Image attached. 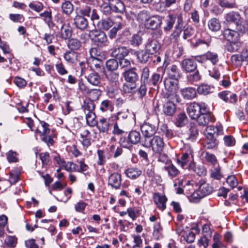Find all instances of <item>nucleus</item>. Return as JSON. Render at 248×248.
Here are the masks:
<instances>
[{
    "mask_svg": "<svg viewBox=\"0 0 248 248\" xmlns=\"http://www.w3.org/2000/svg\"><path fill=\"white\" fill-rule=\"evenodd\" d=\"M178 79L166 78L164 80V84L165 89L168 93L165 94L167 98L176 100L178 101L179 96L177 94V91L179 89Z\"/></svg>",
    "mask_w": 248,
    "mask_h": 248,
    "instance_id": "1",
    "label": "nucleus"
},
{
    "mask_svg": "<svg viewBox=\"0 0 248 248\" xmlns=\"http://www.w3.org/2000/svg\"><path fill=\"white\" fill-rule=\"evenodd\" d=\"M164 142L163 138L159 136H154L152 139H145L142 145L146 147H152L153 151L158 154H161L164 148Z\"/></svg>",
    "mask_w": 248,
    "mask_h": 248,
    "instance_id": "2",
    "label": "nucleus"
},
{
    "mask_svg": "<svg viewBox=\"0 0 248 248\" xmlns=\"http://www.w3.org/2000/svg\"><path fill=\"white\" fill-rule=\"evenodd\" d=\"M206 108L207 105L204 103H198L194 102L189 104L187 108V112L192 119L196 120Z\"/></svg>",
    "mask_w": 248,
    "mask_h": 248,
    "instance_id": "3",
    "label": "nucleus"
},
{
    "mask_svg": "<svg viewBox=\"0 0 248 248\" xmlns=\"http://www.w3.org/2000/svg\"><path fill=\"white\" fill-rule=\"evenodd\" d=\"M92 39L95 44L99 46L102 47L106 46L107 43V37L106 33L102 31L93 30L91 31Z\"/></svg>",
    "mask_w": 248,
    "mask_h": 248,
    "instance_id": "4",
    "label": "nucleus"
},
{
    "mask_svg": "<svg viewBox=\"0 0 248 248\" xmlns=\"http://www.w3.org/2000/svg\"><path fill=\"white\" fill-rule=\"evenodd\" d=\"M73 33L72 28L69 23H63L57 36L63 40L69 39Z\"/></svg>",
    "mask_w": 248,
    "mask_h": 248,
    "instance_id": "5",
    "label": "nucleus"
},
{
    "mask_svg": "<svg viewBox=\"0 0 248 248\" xmlns=\"http://www.w3.org/2000/svg\"><path fill=\"white\" fill-rule=\"evenodd\" d=\"M168 101L164 104L163 106V111L165 114L168 116H171L176 112V106L175 102L179 103L180 99L178 101L176 100L170 99L167 98Z\"/></svg>",
    "mask_w": 248,
    "mask_h": 248,
    "instance_id": "6",
    "label": "nucleus"
},
{
    "mask_svg": "<svg viewBox=\"0 0 248 248\" xmlns=\"http://www.w3.org/2000/svg\"><path fill=\"white\" fill-rule=\"evenodd\" d=\"M140 129L145 139H150L156 131V126L149 123H144L142 124L140 126Z\"/></svg>",
    "mask_w": 248,
    "mask_h": 248,
    "instance_id": "7",
    "label": "nucleus"
},
{
    "mask_svg": "<svg viewBox=\"0 0 248 248\" xmlns=\"http://www.w3.org/2000/svg\"><path fill=\"white\" fill-rule=\"evenodd\" d=\"M122 185V176L118 173H113L108 178V185L116 189H119Z\"/></svg>",
    "mask_w": 248,
    "mask_h": 248,
    "instance_id": "8",
    "label": "nucleus"
},
{
    "mask_svg": "<svg viewBox=\"0 0 248 248\" xmlns=\"http://www.w3.org/2000/svg\"><path fill=\"white\" fill-rule=\"evenodd\" d=\"M123 76L127 82H136L139 79L137 69L135 67L126 70L123 73Z\"/></svg>",
    "mask_w": 248,
    "mask_h": 248,
    "instance_id": "9",
    "label": "nucleus"
},
{
    "mask_svg": "<svg viewBox=\"0 0 248 248\" xmlns=\"http://www.w3.org/2000/svg\"><path fill=\"white\" fill-rule=\"evenodd\" d=\"M160 48V43L155 39L149 40L145 47L146 51L152 55L158 52Z\"/></svg>",
    "mask_w": 248,
    "mask_h": 248,
    "instance_id": "10",
    "label": "nucleus"
},
{
    "mask_svg": "<svg viewBox=\"0 0 248 248\" xmlns=\"http://www.w3.org/2000/svg\"><path fill=\"white\" fill-rule=\"evenodd\" d=\"M162 21V18L159 16L149 17L148 20L145 23V26L147 29L155 30L161 25Z\"/></svg>",
    "mask_w": 248,
    "mask_h": 248,
    "instance_id": "11",
    "label": "nucleus"
},
{
    "mask_svg": "<svg viewBox=\"0 0 248 248\" xmlns=\"http://www.w3.org/2000/svg\"><path fill=\"white\" fill-rule=\"evenodd\" d=\"M196 119L199 125L206 126L209 122L212 121V117L211 113L208 112L206 108L204 111H202Z\"/></svg>",
    "mask_w": 248,
    "mask_h": 248,
    "instance_id": "12",
    "label": "nucleus"
},
{
    "mask_svg": "<svg viewBox=\"0 0 248 248\" xmlns=\"http://www.w3.org/2000/svg\"><path fill=\"white\" fill-rule=\"evenodd\" d=\"M207 137L210 138H215L219 135L223 134V128L221 125H217L216 126L210 125L206 128Z\"/></svg>",
    "mask_w": 248,
    "mask_h": 248,
    "instance_id": "13",
    "label": "nucleus"
},
{
    "mask_svg": "<svg viewBox=\"0 0 248 248\" xmlns=\"http://www.w3.org/2000/svg\"><path fill=\"white\" fill-rule=\"evenodd\" d=\"M128 54V50L126 47L123 46H116L111 52L112 56L118 60L125 57Z\"/></svg>",
    "mask_w": 248,
    "mask_h": 248,
    "instance_id": "14",
    "label": "nucleus"
},
{
    "mask_svg": "<svg viewBox=\"0 0 248 248\" xmlns=\"http://www.w3.org/2000/svg\"><path fill=\"white\" fill-rule=\"evenodd\" d=\"M112 12L116 13H123L125 9L124 3L121 0H108Z\"/></svg>",
    "mask_w": 248,
    "mask_h": 248,
    "instance_id": "15",
    "label": "nucleus"
},
{
    "mask_svg": "<svg viewBox=\"0 0 248 248\" xmlns=\"http://www.w3.org/2000/svg\"><path fill=\"white\" fill-rule=\"evenodd\" d=\"M182 68L187 72H194L197 68V64L191 59H185L181 62Z\"/></svg>",
    "mask_w": 248,
    "mask_h": 248,
    "instance_id": "16",
    "label": "nucleus"
},
{
    "mask_svg": "<svg viewBox=\"0 0 248 248\" xmlns=\"http://www.w3.org/2000/svg\"><path fill=\"white\" fill-rule=\"evenodd\" d=\"M199 191L202 196L205 197L210 194L213 191V188L209 184L206 183L203 180H201L198 183Z\"/></svg>",
    "mask_w": 248,
    "mask_h": 248,
    "instance_id": "17",
    "label": "nucleus"
},
{
    "mask_svg": "<svg viewBox=\"0 0 248 248\" xmlns=\"http://www.w3.org/2000/svg\"><path fill=\"white\" fill-rule=\"evenodd\" d=\"M74 24L80 30H85L89 26L88 20L82 16H77L75 17Z\"/></svg>",
    "mask_w": 248,
    "mask_h": 248,
    "instance_id": "18",
    "label": "nucleus"
},
{
    "mask_svg": "<svg viewBox=\"0 0 248 248\" xmlns=\"http://www.w3.org/2000/svg\"><path fill=\"white\" fill-rule=\"evenodd\" d=\"M90 54L91 57L89 58H93L100 61H104L106 59L105 52L96 47L90 49Z\"/></svg>",
    "mask_w": 248,
    "mask_h": 248,
    "instance_id": "19",
    "label": "nucleus"
},
{
    "mask_svg": "<svg viewBox=\"0 0 248 248\" xmlns=\"http://www.w3.org/2000/svg\"><path fill=\"white\" fill-rule=\"evenodd\" d=\"M176 24L175 26V31L173 32L174 37H178L184 29L183 17L181 14L178 15L176 16Z\"/></svg>",
    "mask_w": 248,
    "mask_h": 248,
    "instance_id": "20",
    "label": "nucleus"
},
{
    "mask_svg": "<svg viewBox=\"0 0 248 248\" xmlns=\"http://www.w3.org/2000/svg\"><path fill=\"white\" fill-rule=\"evenodd\" d=\"M181 75L180 70L177 65L173 64L168 67L167 78L179 79Z\"/></svg>",
    "mask_w": 248,
    "mask_h": 248,
    "instance_id": "21",
    "label": "nucleus"
},
{
    "mask_svg": "<svg viewBox=\"0 0 248 248\" xmlns=\"http://www.w3.org/2000/svg\"><path fill=\"white\" fill-rule=\"evenodd\" d=\"M241 17L238 13L232 11L226 15L225 20L228 23H234L235 25L240 21Z\"/></svg>",
    "mask_w": 248,
    "mask_h": 248,
    "instance_id": "22",
    "label": "nucleus"
},
{
    "mask_svg": "<svg viewBox=\"0 0 248 248\" xmlns=\"http://www.w3.org/2000/svg\"><path fill=\"white\" fill-rule=\"evenodd\" d=\"M224 37L229 42L235 41L238 40V33L237 31L226 29L223 32Z\"/></svg>",
    "mask_w": 248,
    "mask_h": 248,
    "instance_id": "23",
    "label": "nucleus"
},
{
    "mask_svg": "<svg viewBox=\"0 0 248 248\" xmlns=\"http://www.w3.org/2000/svg\"><path fill=\"white\" fill-rule=\"evenodd\" d=\"M40 16L43 17V20L47 25L50 29H52L55 26V23L52 20V16L50 11H46L41 13Z\"/></svg>",
    "mask_w": 248,
    "mask_h": 248,
    "instance_id": "24",
    "label": "nucleus"
},
{
    "mask_svg": "<svg viewBox=\"0 0 248 248\" xmlns=\"http://www.w3.org/2000/svg\"><path fill=\"white\" fill-rule=\"evenodd\" d=\"M102 61L93 59V58H89L88 60V65L93 72H98L101 70L102 66Z\"/></svg>",
    "mask_w": 248,
    "mask_h": 248,
    "instance_id": "25",
    "label": "nucleus"
},
{
    "mask_svg": "<svg viewBox=\"0 0 248 248\" xmlns=\"http://www.w3.org/2000/svg\"><path fill=\"white\" fill-rule=\"evenodd\" d=\"M86 78L89 83L93 86H99L101 78L97 72H93L89 74Z\"/></svg>",
    "mask_w": 248,
    "mask_h": 248,
    "instance_id": "26",
    "label": "nucleus"
},
{
    "mask_svg": "<svg viewBox=\"0 0 248 248\" xmlns=\"http://www.w3.org/2000/svg\"><path fill=\"white\" fill-rule=\"evenodd\" d=\"M96 125L100 132H107L109 129V124L108 120L104 118H101L97 121Z\"/></svg>",
    "mask_w": 248,
    "mask_h": 248,
    "instance_id": "27",
    "label": "nucleus"
},
{
    "mask_svg": "<svg viewBox=\"0 0 248 248\" xmlns=\"http://www.w3.org/2000/svg\"><path fill=\"white\" fill-rule=\"evenodd\" d=\"M128 139H129L128 141L131 144V146H132V144H136L140 142L141 135L139 132L136 130H132L128 134Z\"/></svg>",
    "mask_w": 248,
    "mask_h": 248,
    "instance_id": "28",
    "label": "nucleus"
},
{
    "mask_svg": "<svg viewBox=\"0 0 248 248\" xmlns=\"http://www.w3.org/2000/svg\"><path fill=\"white\" fill-rule=\"evenodd\" d=\"M177 16L174 14L169 15L165 20L166 24L164 27L165 31H170L173 27Z\"/></svg>",
    "mask_w": 248,
    "mask_h": 248,
    "instance_id": "29",
    "label": "nucleus"
},
{
    "mask_svg": "<svg viewBox=\"0 0 248 248\" xmlns=\"http://www.w3.org/2000/svg\"><path fill=\"white\" fill-rule=\"evenodd\" d=\"M181 94L186 99H192L196 97V92L194 88H186L181 90Z\"/></svg>",
    "mask_w": 248,
    "mask_h": 248,
    "instance_id": "30",
    "label": "nucleus"
},
{
    "mask_svg": "<svg viewBox=\"0 0 248 248\" xmlns=\"http://www.w3.org/2000/svg\"><path fill=\"white\" fill-rule=\"evenodd\" d=\"M208 27L212 31H217L221 28V24L219 20L216 18H212L208 21Z\"/></svg>",
    "mask_w": 248,
    "mask_h": 248,
    "instance_id": "31",
    "label": "nucleus"
},
{
    "mask_svg": "<svg viewBox=\"0 0 248 248\" xmlns=\"http://www.w3.org/2000/svg\"><path fill=\"white\" fill-rule=\"evenodd\" d=\"M214 91V87L206 84H202L197 88V92L201 95H206Z\"/></svg>",
    "mask_w": 248,
    "mask_h": 248,
    "instance_id": "32",
    "label": "nucleus"
},
{
    "mask_svg": "<svg viewBox=\"0 0 248 248\" xmlns=\"http://www.w3.org/2000/svg\"><path fill=\"white\" fill-rule=\"evenodd\" d=\"M236 30L237 31L242 33H245L248 29V21L241 17L239 21L235 25Z\"/></svg>",
    "mask_w": 248,
    "mask_h": 248,
    "instance_id": "33",
    "label": "nucleus"
},
{
    "mask_svg": "<svg viewBox=\"0 0 248 248\" xmlns=\"http://www.w3.org/2000/svg\"><path fill=\"white\" fill-rule=\"evenodd\" d=\"M167 201V199L164 195H160L158 194H156L155 196V202L158 207L163 210L166 208V202Z\"/></svg>",
    "mask_w": 248,
    "mask_h": 248,
    "instance_id": "34",
    "label": "nucleus"
},
{
    "mask_svg": "<svg viewBox=\"0 0 248 248\" xmlns=\"http://www.w3.org/2000/svg\"><path fill=\"white\" fill-rule=\"evenodd\" d=\"M199 134L198 130L196 126L191 124L187 133L188 136L187 140L191 141H195Z\"/></svg>",
    "mask_w": 248,
    "mask_h": 248,
    "instance_id": "35",
    "label": "nucleus"
},
{
    "mask_svg": "<svg viewBox=\"0 0 248 248\" xmlns=\"http://www.w3.org/2000/svg\"><path fill=\"white\" fill-rule=\"evenodd\" d=\"M113 25V22L110 18L101 19L97 23V26L99 28L107 31L111 28Z\"/></svg>",
    "mask_w": 248,
    "mask_h": 248,
    "instance_id": "36",
    "label": "nucleus"
},
{
    "mask_svg": "<svg viewBox=\"0 0 248 248\" xmlns=\"http://www.w3.org/2000/svg\"><path fill=\"white\" fill-rule=\"evenodd\" d=\"M162 230L163 228L160 224V223L158 222L154 224L153 236L155 240H158L162 238Z\"/></svg>",
    "mask_w": 248,
    "mask_h": 248,
    "instance_id": "37",
    "label": "nucleus"
},
{
    "mask_svg": "<svg viewBox=\"0 0 248 248\" xmlns=\"http://www.w3.org/2000/svg\"><path fill=\"white\" fill-rule=\"evenodd\" d=\"M106 76L108 81L114 84L117 85L118 83V79L119 74L117 72H113L112 71H108L106 74Z\"/></svg>",
    "mask_w": 248,
    "mask_h": 248,
    "instance_id": "38",
    "label": "nucleus"
},
{
    "mask_svg": "<svg viewBox=\"0 0 248 248\" xmlns=\"http://www.w3.org/2000/svg\"><path fill=\"white\" fill-rule=\"evenodd\" d=\"M64 58L68 62L73 63L78 60V53L74 51H68L64 53Z\"/></svg>",
    "mask_w": 248,
    "mask_h": 248,
    "instance_id": "39",
    "label": "nucleus"
},
{
    "mask_svg": "<svg viewBox=\"0 0 248 248\" xmlns=\"http://www.w3.org/2000/svg\"><path fill=\"white\" fill-rule=\"evenodd\" d=\"M126 176L131 179H136L141 174V171L137 168H130L125 172Z\"/></svg>",
    "mask_w": 248,
    "mask_h": 248,
    "instance_id": "40",
    "label": "nucleus"
},
{
    "mask_svg": "<svg viewBox=\"0 0 248 248\" xmlns=\"http://www.w3.org/2000/svg\"><path fill=\"white\" fill-rule=\"evenodd\" d=\"M137 59L140 63H145L147 62L149 58L150 54L145 50H140L136 52Z\"/></svg>",
    "mask_w": 248,
    "mask_h": 248,
    "instance_id": "41",
    "label": "nucleus"
},
{
    "mask_svg": "<svg viewBox=\"0 0 248 248\" xmlns=\"http://www.w3.org/2000/svg\"><path fill=\"white\" fill-rule=\"evenodd\" d=\"M230 43L227 46V49L231 52H234L239 51L242 47V43L238 41L230 42Z\"/></svg>",
    "mask_w": 248,
    "mask_h": 248,
    "instance_id": "42",
    "label": "nucleus"
},
{
    "mask_svg": "<svg viewBox=\"0 0 248 248\" xmlns=\"http://www.w3.org/2000/svg\"><path fill=\"white\" fill-rule=\"evenodd\" d=\"M67 46L69 49L72 50H78L81 46V42L76 38L68 39Z\"/></svg>",
    "mask_w": 248,
    "mask_h": 248,
    "instance_id": "43",
    "label": "nucleus"
},
{
    "mask_svg": "<svg viewBox=\"0 0 248 248\" xmlns=\"http://www.w3.org/2000/svg\"><path fill=\"white\" fill-rule=\"evenodd\" d=\"M85 114H86L87 123L92 126L96 125L97 121L95 120L96 115L94 111L88 112Z\"/></svg>",
    "mask_w": 248,
    "mask_h": 248,
    "instance_id": "44",
    "label": "nucleus"
},
{
    "mask_svg": "<svg viewBox=\"0 0 248 248\" xmlns=\"http://www.w3.org/2000/svg\"><path fill=\"white\" fill-rule=\"evenodd\" d=\"M118 61L116 59H109L106 62V67L108 71L115 70L118 68Z\"/></svg>",
    "mask_w": 248,
    "mask_h": 248,
    "instance_id": "45",
    "label": "nucleus"
},
{
    "mask_svg": "<svg viewBox=\"0 0 248 248\" xmlns=\"http://www.w3.org/2000/svg\"><path fill=\"white\" fill-rule=\"evenodd\" d=\"M62 9L63 13L69 15L73 12V5L69 0L65 1L62 5Z\"/></svg>",
    "mask_w": 248,
    "mask_h": 248,
    "instance_id": "46",
    "label": "nucleus"
},
{
    "mask_svg": "<svg viewBox=\"0 0 248 248\" xmlns=\"http://www.w3.org/2000/svg\"><path fill=\"white\" fill-rule=\"evenodd\" d=\"M164 168L168 172L169 175L172 177L177 176L179 173V170L172 164L165 166Z\"/></svg>",
    "mask_w": 248,
    "mask_h": 248,
    "instance_id": "47",
    "label": "nucleus"
},
{
    "mask_svg": "<svg viewBox=\"0 0 248 248\" xmlns=\"http://www.w3.org/2000/svg\"><path fill=\"white\" fill-rule=\"evenodd\" d=\"M149 16L146 11H140L137 16L136 19L140 23L144 24L147 22L149 18Z\"/></svg>",
    "mask_w": 248,
    "mask_h": 248,
    "instance_id": "48",
    "label": "nucleus"
},
{
    "mask_svg": "<svg viewBox=\"0 0 248 248\" xmlns=\"http://www.w3.org/2000/svg\"><path fill=\"white\" fill-rule=\"evenodd\" d=\"M149 68L147 66L144 67L142 70L140 83H146L149 84Z\"/></svg>",
    "mask_w": 248,
    "mask_h": 248,
    "instance_id": "49",
    "label": "nucleus"
},
{
    "mask_svg": "<svg viewBox=\"0 0 248 248\" xmlns=\"http://www.w3.org/2000/svg\"><path fill=\"white\" fill-rule=\"evenodd\" d=\"M101 94V91L99 89H91L87 95L90 98V100H97L99 99V96Z\"/></svg>",
    "mask_w": 248,
    "mask_h": 248,
    "instance_id": "50",
    "label": "nucleus"
},
{
    "mask_svg": "<svg viewBox=\"0 0 248 248\" xmlns=\"http://www.w3.org/2000/svg\"><path fill=\"white\" fill-rule=\"evenodd\" d=\"M83 108L85 113L92 112L94 111L95 105L92 100H87L84 101Z\"/></svg>",
    "mask_w": 248,
    "mask_h": 248,
    "instance_id": "51",
    "label": "nucleus"
},
{
    "mask_svg": "<svg viewBox=\"0 0 248 248\" xmlns=\"http://www.w3.org/2000/svg\"><path fill=\"white\" fill-rule=\"evenodd\" d=\"M207 60L210 61L213 64H216L218 61V55L216 53L208 51L205 53Z\"/></svg>",
    "mask_w": 248,
    "mask_h": 248,
    "instance_id": "52",
    "label": "nucleus"
},
{
    "mask_svg": "<svg viewBox=\"0 0 248 248\" xmlns=\"http://www.w3.org/2000/svg\"><path fill=\"white\" fill-rule=\"evenodd\" d=\"M217 145L216 139L215 138H210L206 136L205 142L204 144L205 148L208 149H212Z\"/></svg>",
    "mask_w": 248,
    "mask_h": 248,
    "instance_id": "53",
    "label": "nucleus"
},
{
    "mask_svg": "<svg viewBox=\"0 0 248 248\" xmlns=\"http://www.w3.org/2000/svg\"><path fill=\"white\" fill-rule=\"evenodd\" d=\"M190 159V155L187 153L184 154L182 156L177 159V163L183 168H184Z\"/></svg>",
    "mask_w": 248,
    "mask_h": 248,
    "instance_id": "54",
    "label": "nucleus"
},
{
    "mask_svg": "<svg viewBox=\"0 0 248 248\" xmlns=\"http://www.w3.org/2000/svg\"><path fill=\"white\" fill-rule=\"evenodd\" d=\"M148 84L146 83H140V86L137 90L138 95L140 98H142L146 94L147 86Z\"/></svg>",
    "mask_w": 248,
    "mask_h": 248,
    "instance_id": "55",
    "label": "nucleus"
},
{
    "mask_svg": "<svg viewBox=\"0 0 248 248\" xmlns=\"http://www.w3.org/2000/svg\"><path fill=\"white\" fill-rule=\"evenodd\" d=\"M40 124L42 130H39V129H37L36 132L39 133L41 136L48 135L50 132V129L48 127L49 125L43 121L41 122Z\"/></svg>",
    "mask_w": 248,
    "mask_h": 248,
    "instance_id": "56",
    "label": "nucleus"
},
{
    "mask_svg": "<svg viewBox=\"0 0 248 248\" xmlns=\"http://www.w3.org/2000/svg\"><path fill=\"white\" fill-rule=\"evenodd\" d=\"M188 81L191 83L197 82L201 79V76L198 71H196L193 73H190L187 76Z\"/></svg>",
    "mask_w": 248,
    "mask_h": 248,
    "instance_id": "57",
    "label": "nucleus"
},
{
    "mask_svg": "<svg viewBox=\"0 0 248 248\" xmlns=\"http://www.w3.org/2000/svg\"><path fill=\"white\" fill-rule=\"evenodd\" d=\"M202 155L206 161L211 164L215 165L217 162V158L214 154L206 152H203Z\"/></svg>",
    "mask_w": 248,
    "mask_h": 248,
    "instance_id": "58",
    "label": "nucleus"
},
{
    "mask_svg": "<svg viewBox=\"0 0 248 248\" xmlns=\"http://www.w3.org/2000/svg\"><path fill=\"white\" fill-rule=\"evenodd\" d=\"M186 116L185 113L179 114L176 120L175 124L178 127L183 126L186 121Z\"/></svg>",
    "mask_w": 248,
    "mask_h": 248,
    "instance_id": "59",
    "label": "nucleus"
},
{
    "mask_svg": "<svg viewBox=\"0 0 248 248\" xmlns=\"http://www.w3.org/2000/svg\"><path fill=\"white\" fill-rule=\"evenodd\" d=\"M136 88V82H127L123 85V90L125 93H132L135 91Z\"/></svg>",
    "mask_w": 248,
    "mask_h": 248,
    "instance_id": "60",
    "label": "nucleus"
},
{
    "mask_svg": "<svg viewBox=\"0 0 248 248\" xmlns=\"http://www.w3.org/2000/svg\"><path fill=\"white\" fill-rule=\"evenodd\" d=\"M161 80L162 79L159 74L154 73L152 75L151 79L149 80V84L151 83V85L155 86H158Z\"/></svg>",
    "mask_w": 248,
    "mask_h": 248,
    "instance_id": "61",
    "label": "nucleus"
},
{
    "mask_svg": "<svg viewBox=\"0 0 248 248\" xmlns=\"http://www.w3.org/2000/svg\"><path fill=\"white\" fill-rule=\"evenodd\" d=\"M142 43V39L139 34H134L130 40L131 45L135 46H139Z\"/></svg>",
    "mask_w": 248,
    "mask_h": 248,
    "instance_id": "62",
    "label": "nucleus"
},
{
    "mask_svg": "<svg viewBox=\"0 0 248 248\" xmlns=\"http://www.w3.org/2000/svg\"><path fill=\"white\" fill-rule=\"evenodd\" d=\"M110 152L113 154V157L117 158L121 155L123 153V149L121 147L116 146L114 145H111L109 147Z\"/></svg>",
    "mask_w": 248,
    "mask_h": 248,
    "instance_id": "63",
    "label": "nucleus"
},
{
    "mask_svg": "<svg viewBox=\"0 0 248 248\" xmlns=\"http://www.w3.org/2000/svg\"><path fill=\"white\" fill-rule=\"evenodd\" d=\"M9 18L11 21L15 23H22L24 21V17L21 14H10Z\"/></svg>",
    "mask_w": 248,
    "mask_h": 248,
    "instance_id": "64",
    "label": "nucleus"
}]
</instances>
